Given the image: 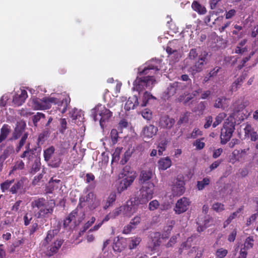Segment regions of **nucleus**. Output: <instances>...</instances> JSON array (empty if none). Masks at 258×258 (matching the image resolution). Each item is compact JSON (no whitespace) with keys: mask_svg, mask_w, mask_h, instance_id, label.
I'll use <instances>...</instances> for the list:
<instances>
[{"mask_svg":"<svg viewBox=\"0 0 258 258\" xmlns=\"http://www.w3.org/2000/svg\"><path fill=\"white\" fill-rule=\"evenodd\" d=\"M233 112L227 118V138H230L236 123H239L244 118V114L242 111L245 105L242 101H236L233 104Z\"/></svg>","mask_w":258,"mask_h":258,"instance_id":"nucleus-1","label":"nucleus"},{"mask_svg":"<svg viewBox=\"0 0 258 258\" xmlns=\"http://www.w3.org/2000/svg\"><path fill=\"white\" fill-rule=\"evenodd\" d=\"M71 99L69 97H66L60 101L57 98L54 97H43L42 99L38 98H34L32 100L34 107L36 110H45L49 109L51 104H58V106H63L61 110V113H64L68 105L70 104Z\"/></svg>","mask_w":258,"mask_h":258,"instance_id":"nucleus-2","label":"nucleus"},{"mask_svg":"<svg viewBox=\"0 0 258 258\" xmlns=\"http://www.w3.org/2000/svg\"><path fill=\"white\" fill-rule=\"evenodd\" d=\"M150 179L140 178V182L143 185L139 194L134 198L138 204H147L153 197L155 186L153 183L149 181Z\"/></svg>","mask_w":258,"mask_h":258,"instance_id":"nucleus-3","label":"nucleus"},{"mask_svg":"<svg viewBox=\"0 0 258 258\" xmlns=\"http://www.w3.org/2000/svg\"><path fill=\"white\" fill-rule=\"evenodd\" d=\"M31 206L38 209L36 214L37 218H47L53 213L54 203H49L44 198H40L32 201Z\"/></svg>","mask_w":258,"mask_h":258,"instance_id":"nucleus-4","label":"nucleus"},{"mask_svg":"<svg viewBox=\"0 0 258 258\" xmlns=\"http://www.w3.org/2000/svg\"><path fill=\"white\" fill-rule=\"evenodd\" d=\"M155 83L156 80L153 76H140L137 77L133 83V90L140 93L145 89L151 90Z\"/></svg>","mask_w":258,"mask_h":258,"instance_id":"nucleus-5","label":"nucleus"},{"mask_svg":"<svg viewBox=\"0 0 258 258\" xmlns=\"http://www.w3.org/2000/svg\"><path fill=\"white\" fill-rule=\"evenodd\" d=\"M26 126V123L23 121H18L17 123L16 126L15 128L14 131L13 133V137L15 140H17L22 136L21 140L19 141L18 145L16 148L17 153H19L22 147L26 143V140L28 138V133H25L23 135V133L25 131Z\"/></svg>","mask_w":258,"mask_h":258,"instance_id":"nucleus-6","label":"nucleus"},{"mask_svg":"<svg viewBox=\"0 0 258 258\" xmlns=\"http://www.w3.org/2000/svg\"><path fill=\"white\" fill-rule=\"evenodd\" d=\"M99 205V201L96 199L94 193L90 191L86 196H82L80 198L78 208H82L87 206L89 210H93L98 207Z\"/></svg>","mask_w":258,"mask_h":258,"instance_id":"nucleus-7","label":"nucleus"},{"mask_svg":"<svg viewBox=\"0 0 258 258\" xmlns=\"http://www.w3.org/2000/svg\"><path fill=\"white\" fill-rule=\"evenodd\" d=\"M93 115L95 121L98 119V115L100 117V124L102 126L103 122L107 121L112 116V112L104 105L98 104L93 109Z\"/></svg>","mask_w":258,"mask_h":258,"instance_id":"nucleus-8","label":"nucleus"},{"mask_svg":"<svg viewBox=\"0 0 258 258\" xmlns=\"http://www.w3.org/2000/svg\"><path fill=\"white\" fill-rule=\"evenodd\" d=\"M161 60L157 59H152L147 63V66L145 67L142 71H140L138 73L139 76L144 75H152V71L155 73L159 71L161 67Z\"/></svg>","mask_w":258,"mask_h":258,"instance_id":"nucleus-9","label":"nucleus"},{"mask_svg":"<svg viewBox=\"0 0 258 258\" xmlns=\"http://www.w3.org/2000/svg\"><path fill=\"white\" fill-rule=\"evenodd\" d=\"M172 192L174 197L180 196L185 191L184 182L181 178H174L172 181Z\"/></svg>","mask_w":258,"mask_h":258,"instance_id":"nucleus-10","label":"nucleus"},{"mask_svg":"<svg viewBox=\"0 0 258 258\" xmlns=\"http://www.w3.org/2000/svg\"><path fill=\"white\" fill-rule=\"evenodd\" d=\"M139 205L135 199L127 201L125 205L121 206L123 214L128 217H131L136 212Z\"/></svg>","mask_w":258,"mask_h":258,"instance_id":"nucleus-11","label":"nucleus"},{"mask_svg":"<svg viewBox=\"0 0 258 258\" xmlns=\"http://www.w3.org/2000/svg\"><path fill=\"white\" fill-rule=\"evenodd\" d=\"M248 149L243 150H235L229 156V162L234 164L236 162L242 161L246 156V152Z\"/></svg>","mask_w":258,"mask_h":258,"instance_id":"nucleus-12","label":"nucleus"},{"mask_svg":"<svg viewBox=\"0 0 258 258\" xmlns=\"http://www.w3.org/2000/svg\"><path fill=\"white\" fill-rule=\"evenodd\" d=\"M190 204L188 199L182 197L178 200L176 203L174 211L176 214H180L187 211Z\"/></svg>","mask_w":258,"mask_h":258,"instance_id":"nucleus-13","label":"nucleus"},{"mask_svg":"<svg viewBox=\"0 0 258 258\" xmlns=\"http://www.w3.org/2000/svg\"><path fill=\"white\" fill-rule=\"evenodd\" d=\"M135 178H118L116 181V187L118 193L126 189L134 182Z\"/></svg>","mask_w":258,"mask_h":258,"instance_id":"nucleus-14","label":"nucleus"},{"mask_svg":"<svg viewBox=\"0 0 258 258\" xmlns=\"http://www.w3.org/2000/svg\"><path fill=\"white\" fill-rule=\"evenodd\" d=\"M158 131L157 127L149 124L144 127L142 133L144 138L150 139L155 136Z\"/></svg>","mask_w":258,"mask_h":258,"instance_id":"nucleus-15","label":"nucleus"},{"mask_svg":"<svg viewBox=\"0 0 258 258\" xmlns=\"http://www.w3.org/2000/svg\"><path fill=\"white\" fill-rule=\"evenodd\" d=\"M30 144L28 143L25 146V150L20 155L22 158H26L29 161H32L35 157L34 151L36 150V148L30 149Z\"/></svg>","mask_w":258,"mask_h":258,"instance_id":"nucleus-16","label":"nucleus"},{"mask_svg":"<svg viewBox=\"0 0 258 258\" xmlns=\"http://www.w3.org/2000/svg\"><path fill=\"white\" fill-rule=\"evenodd\" d=\"M175 121L174 118L168 115H164L161 117L159 121L161 127L166 129H170L174 125Z\"/></svg>","mask_w":258,"mask_h":258,"instance_id":"nucleus-17","label":"nucleus"},{"mask_svg":"<svg viewBox=\"0 0 258 258\" xmlns=\"http://www.w3.org/2000/svg\"><path fill=\"white\" fill-rule=\"evenodd\" d=\"M126 246L125 239L123 237H115L113 240L112 248L115 251L120 252L123 250Z\"/></svg>","mask_w":258,"mask_h":258,"instance_id":"nucleus-18","label":"nucleus"},{"mask_svg":"<svg viewBox=\"0 0 258 258\" xmlns=\"http://www.w3.org/2000/svg\"><path fill=\"white\" fill-rule=\"evenodd\" d=\"M28 97L27 92L25 90H22L20 94H16L13 98V101L17 106L21 105Z\"/></svg>","mask_w":258,"mask_h":258,"instance_id":"nucleus-19","label":"nucleus"},{"mask_svg":"<svg viewBox=\"0 0 258 258\" xmlns=\"http://www.w3.org/2000/svg\"><path fill=\"white\" fill-rule=\"evenodd\" d=\"M141 222V217L140 216H136L132 219L127 226H125L123 229V233L128 234L130 233L132 229L136 228V226Z\"/></svg>","mask_w":258,"mask_h":258,"instance_id":"nucleus-20","label":"nucleus"},{"mask_svg":"<svg viewBox=\"0 0 258 258\" xmlns=\"http://www.w3.org/2000/svg\"><path fill=\"white\" fill-rule=\"evenodd\" d=\"M171 160L169 157L160 158L158 161V168L160 170H165L171 166Z\"/></svg>","mask_w":258,"mask_h":258,"instance_id":"nucleus-21","label":"nucleus"},{"mask_svg":"<svg viewBox=\"0 0 258 258\" xmlns=\"http://www.w3.org/2000/svg\"><path fill=\"white\" fill-rule=\"evenodd\" d=\"M142 239L141 237L134 236L125 239L126 244H127L130 249L136 248L140 243Z\"/></svg>","mask_w":258,"mask_h":258,"instance_id":"nucleus-22","label":"nucleus"},{"mask_svg":"<svg viewBox=\"0 0 258 258\" xmlns=\"http://www.w3.org/2000/svg\"><path fill=\"white\" fill-rule=\"evenodd\" d=\"M138 104V97L136 96H134L132 97H129L125 104L124 108L126 110L134 109Z\"/></svg>","mask_w":258,"mask_h":258,"instance_id":"nucleus-23","label":"nucleus"},{"mask_svg":"<svg viewBox=\"0 0 258 258\" xmlns=\"http://www.w3.org/2000/svg\"><path fill=\"white\" fill-rule=\"evenodd\" d=\"M62 243L63 240L61 239L57 240L54 242L48 250V254L49 256H51L56 253L62 245Z\"/></svg>","mask_w":258,"mask_h":258,"instance_id":"nucleus-24","label":"nucleus"},{"mask_svg":"<svg viewBox=\"0 0 258 258\" xmlns=\"http://www.w3.org/2000/svg\"><path fill=\"white\" fill-rule=\"evenodd\" d=\"M246 77V74H243L233 83L231 88L232 92L236 91L237 89L241 86L243 81L245 79Z\"/></svg>","mask_w":258,"mask_h":258,"instance_id":"nucleus-25","label":"nucleus"},{"mask_svg":"<svg viewBox=\"0 0 258 258\" xmlns=\"http://www.w3.org/2000/svg\"><path fill=\"white\" fill-rule=\"evenodd\" d=\"M192 9L200 15H204L206 13V8L201 5L198 2L194 1L191 4Z\"/></svg>","mask_w":258,"mask_h":258,"instance_id":"nucleus-26","label":"nucleus"},{"mask_svg":"<svg viewBox=\"0 0 258 258\" xmlns=\"http://www.w3.org/2000/svg\"><path fill=\"white\" fill-rule=\"evenodd\" d=\"M206 57V56H202L199 58L197 61L196 62L195 65L192 67V70L196 72H201L205 62Z\"/></svg>","mask_w":258,"mask_h":258,"instance_id":"nucleus-27","label":"nucleus"},{"mask_svg":"<svg viewBox=\"0 0 258 258\" xmlns=\"http://www.w3.org/2000/svg\"><path fill=\"white\" fill-rule=\"evenodd\" d=\"M10 132V127L8 124H4L1 129L0 143L4 141Z\"/></svg>","mask_w":258,"mask_h":258,"instance_id":"nucleus-28","label":"nucleus"},{"mask_svg":"<svg viewBox=\"0 0 258 258\" xmlns=\"http://www.w3.org/2000/svg\"><path fill=\"white\" fill-rule=\"evenodd\" d=\"M78 208H79L77 207V208L73 210L64 220L63 225L64 227L68 226L72 221L75 219L76 217L78 215Z\"/></svg>","mask_w":258,"mask_h":258,"instance_id":"nucleus-29","label":"nucleus"},{"mask_svg":"<svg viewBox=\"0 0 258 258\" xmlns=\"http://www.w3.org/2000/svg\"><path fill=\"white\" fill-rule=\"evenodd\" d=\"M151 99L156 100V98L153 96L150 93L145 91L144 93L142 101L141 103V106L145 107L147 105L148 101Z\"/></svg>","mask_w":258,"mask_h":258,"instance_id":"nucleus-30","label":"nucleus"},{"mask_svg":"<svg viewBox=\"0 0 258 258\" xmlns=\"http://www.w3.org/2000/svg\"><path fill=\"white\" fill-rule=\"evenodd\" d=\"M161 234L159 232H156L151 235L152 241L154 247L159 246L161 243Z\"/></svg>","mask_w":258,"mask_h":258,"instance_id":"nucleus-31","label":"nucleus"},{"mask_svg":"<svg viewBox=\"0 0 258 258\" xmlns=\"http://www.w3.org/2000/svg\"><path fill=\"white\" fill-rule=\"evenodd\" d=\"M55 149L53 146H51L44 151V160L48 162L50 160L52 155L54 154Z\"/></svg>","mask_w":258,"mask_h":258,"instance_id":"nucleus-32","label":"nucleus"},{"mask_svg":"<svg viewBox=\"0 0 258 258\" xmlns=\"http://www.w3.org/2000/svg\"><path fill=\"white\" fill-rule=\"evenodd\" d=\"M60 156H54L53 158L48 161L49 166L56 168L60 166L61 162V159L59 157Z\"/></svg>","mask_w":258,"mask_h":258,"instance_id":"nucleus-33","label":"nucleus"},{"mask_svg":"<svg viewBox=\"0 0 258 258\" xmlns=\"http://www.w3.org/2000/svg\"><path fill=\"white\" fill-rule=\"evenodd\" d=\"M122 177H136L135 173L131 171V167L128 166H125L121 173Z\"/></svg>","mask_w":258,"mask_h":258,"instance_id":"nucleus-34","label":"nucleus"},{"mask_svg":"<svg viewBox=\"0 0 258 258\" xmlns=\"http://www.w3.org/2000/svg\"><path fill=\"white\" fill-rule=\"evenodd\" d=\"M116 197V194L114 192H111L107 198L104 209L106 210L115 201Z\"/></svg>","mask_w":258,"mask_h":258,"instance_id":"nucleus-35","label":"nucleus"},{"mask_svg":"<svg viewBox=\"0 0 258 258\" xmlns=\"http://www.w3.org/2000/svg\"><path fill=\"white\" fill-rule=\"evenodd\" d=\"M56 234V230H50L48 231L47 235L44 239V242L45 244H48L54 238L55 235Z\"/></svg>","mask_w":258,"mask_h":258,"instance_id":"nucleus-36","label":"nucleus"},{"mask_svg":"<svg viewBox=\"0 0 258 258\" xmlns=\"http://www.w3.org/2000/svg\"><path fill=\"white\" fill-rule=\"evenodd\" d=\"M24 167V163L22 160H19L16 162L15 165L13 167V169L12 171L10 172V174L12 173V172H14L16 171L17 170H19L23 169Z\"/></svg>","mask_w":258,"mask_h":258,"instance_id":"nucleus-37","label":"nucleus"},{"mask_svg":"<svg viewBox=\"0 0 258 258\" xmlns=\"http://www.w3.org/2000/svg\"><path fill=\"white\" fill-rule=\"evenodd\" d=\"M210 183L209 178H203L202 181H199L197 183V187L199 190L203 189L205 186L209 185Z\"/></svg>","mask_w":258,"mask_h":258,"instance_id":"nucleus-38","label":"nucleus"},{"mask_svg":"<svg viewBox=\"0 0 258 258\" xmlns=\"http://www.w3.org/2000/svg\"><path fill=\"white\" fill-rule=\"evenodd\" d=\"M45 114L41 112H37L35 115L33 116V122L34 126H37V122L40 120L41 118H45Z\"/></svg>","mask_w":258,"mask_h":258,"instance_id":"nucleus-39","label":"nucleus"},{"mask_svg":"<svg viewBox=\"0 0 258 258\" xmlns=\"http://www.w3.org/2000/svg\"><path fill=\"white\" fill-rule=\"evenodd\" d=\"M189 113L186 112L184 114H182L179 118V119L177 121V124L180 125L184 122H186L188 120Z\"/></svg>","mask_w":258,"mask_h":258,"instance_id":"nucleus-40","label":"nucleus"},{"mask_svg":"<svg viewBox=\"0 0 258 258\" xmlns=\"http://www.w3.org/2000/svg\"><path fill=\"white\" fill-rule=\"evenodd\" d=\"M172 229L173 226L172 225H169L165 226L164 228V233L162 235V238H168Z\"/></svg>","mask_w":258,"mask_h":258,"instance_id":"nucleus-41","label":"nucleus"},{"mask_svg":"<svg viewBox=\"0 0 258 258\" xmlns=\"http://www.w3.org/2000/svg\"><path fill=\"white\" fill-rule=\"evenodd\" d=\"M159 206V202L156 200H154L152 201H151L148 205V208L150 211H154L158 209V208Z\"/></svg>","mask_w":258,"mask_h":258,"instance_id":"nucleus-42","label":"nucleus"},{"mask_svg":"<svg viewBox=\"0 0 258 258\" xmlns=\"http://www.w3.org/2000/svg\"><path fill=\"white\" fill-rule=\"evenodd\" d=\"M226 117V114L225 113H223L221 114H219L216 117V120L213 123V127H215L218 125H219L223 120V118Z\"/></svg>","mask_w":258,"mask_h":258,"instance_id":"nucleus-43","label":"nucleus"},{"mask_svg":"<svg viewBox=\"0 0 258 258\" xmlns=\"http://www.w3.org/2000/svg\"><path fill=\"white\" fill-rule=\"evenodd\" d=\"M212 209L217 212H220L225 209L224 205L219 203H215L212 206Z\"/></svg>","mask_w":258,"mask_h":258,"instance_id":"nucleus-44","label":"nucleus"},{"mask_svg":"<svg viewBox=\"0 0 258 258\" xmlns=\"http://www.w3.org/2000/svg\"><path fill=\"white\" fill-rule=\"evenodd\" d=\"M225 100V98H218L215 101L214 107L218 108H223L224 104V101Z\"/></svg>","mask_w":258,"mask_h":258,"instance_id":"nucleus-45","label":"nucleus"},{"mask_svg":"<svg viewBox=\"0 0 258 258\" xmlns=\"http://www.w3.org/2000/svg\"><path fill=\"white\" fill-rule=\"evenodd\" d=\"M95 218L94 217H92L89 221H88L84 224L82 231L83 232H85L88 229H89L90 227L92 226V225L95 222Z\"/></svg>","mask_w":258,"mask_h":258,"instance_id":"nucleus-46","label":"nucleus"},{"mask_svg":"<svg viewBox=\"0 0 258 258\" xmlns=\"http://www.w3.org/2000/svg\"><path fill=\"white\" fill-rule=\"evenodd\" d=\"M14 152V149L13 146H8L4 151L3 154L7 158L11 154Z\"/></svg>","mask_w":258,"mask_h":258,"instance_id":"nucleus-47","label":"nucleus"},{"mask_svg":"<svg viewBox=\"0 0 258 258\" xmlns=\"http://www.w3.org/2000/svg\"><path fill=\"white\" fill-rule=\"evenodd\" d=\"M153 173L151 169L143 170L141 172L140 177H152Z\"/></svg>","mask_w":258,"mask_h":258,"instance_id":"nucleus-48","label":"nucleus"},{"mask_svg":"<svg viewBox=\"0 0 258 258\" xmlns=\"http://www.w3.org/2000/svg\"><path fill=\"white\" fill-rule=\"evenodd\" d=\"M69 145H68L67 147H65L62 146L61 144L59 147V149L56 152L58 156H61L62 155H64L65 154L68 153V149L69 148Z\"/></svg>","mask_w":258,"mask_h":258,"instance_id":"nucleus-49","label":"nucleus"},{"mask_svg":"<svg viewBox=\"0 0 258 258\" xmlns=\"http://www.w3.org/2000/svg\"><path fill=\"white\" fill-rule=\"evenodd\" d=\"M110 136L112 139V141L113 144L116 143L117 142L118 139V132L116 130L112 129L111 131Z\"/></svg>","mask_w":258,"mask_h":258,"instance_id":"nucleus-50","label":"nucleus"},{"mask_svg":"<svg viewBox=\"0 0 258 258\" xmlns=\"http://www.w3.org/2000/svg\"><path fill=\"white\" fill-rule=\"evenodd\" d=\"M245 136L249 137V134L254 131L250 124L247 123L244 128Z\"/></svg>","mask_w":258,"mask_h":258,"instance_id":"nucleus-51","label":"nucleus"},{"mask_svg":"<svg viewBox=\"0 0 258 258\" xmlns=\"http://www.w3.org/2000/svg\"><path fill=\"white\" fill-rule=\"evenodd\" d=\"M253 240L252 237H247L244 242V248L247 249L251 248L253 246Z\"/></svg>","mask_w":258,"mask_h":258,"instance_id":"nucleus-52","label":"nucleus"},{"mask_svg":"<svg viewBox=\"0 0 258 258\" xmlns=\"http://www.w3.org/2000/svg\"><path fill=\"white\" fill-rule=\"evenodd\" d=\"M142 116L146 119L150 120L152 118V112L148 109H145L142 113Z\"/></svg>","mask_w":258,"mask_h":258,"instance_id":"nucleus-53","label":"nucleus"},{"mask_svg":"<svg viewBox=\"0 0 258 258\" xmlns=\"http://www.w3.org/2000/svg\"><path fill=\"white\" fill-rule=\"evenodd\" d=\"M47 133L46 132H43V133L39 134L38 139L37 142L38 144H43L44 142L45 141V138L47 136Z\"/></svg>","mask_w":258,"mask_h":258,"instance_id":"nucleus-54","label":"nucleus"},{"mask_svg":"<svg viewBox=\"0 0 258 258\" xmlns=\"http://www.w3.org/2000/svg\"><path fill=\"white\" fill-rule=\"evenodd\" d=\"M197 252V255L195 258H200L202 254L203 251L201 250H198L197 251V248L195 247H193L188 252V254L190 255L191 253Z\"/></svg>","mask_w":258,"mask_h":258,"instance_id":"nucleus-55","label":"nucleus"},{"mask_svg":"<svg viewBox=\"0 0 258 258\" xmlns=\"http://www.w3.org/2000/svg\"><path fill=\"white\" fill-rule=\"evenodd\" d=\"M226 256V250L223 248L217 249L216 252V258H224Z\"/></svg>","mask_w":258,"mask_h":258,"instance_id":"nucleus-56","label":"nucleus"},{"mask_svg":"<svg viewBox=\"0 0 258 258\" xmlns=\"http://www.w3.org/2000/svg\"><path fill=\"white\" fill-rule=\"evenodd\" d=\"M222 0H211L210 2V5L211 8L212 9H214L217 6L218 7H220Z\"/></svg>","mask_w":258,"mask_h":258,"instance_id":"nucleus-57","label":"nucleus"},{"mask_svg":"<svg viewBox=\"0 0 258 258\" xmlns=\"http://www.w3.org/2000/svg\"><path fill=\"white\" fill-rule=\"evenodd\" d=\"M67 120L66 118H62L60 120V132L62 134H63L65 132L66 130L67 129Z\"/></svg>","mask_w":258,"mask_h":258,"instance_id":"nucleus-58","label":"nucleus"},{"mask_svg":"<svg viewBox=\"0 0 258 258\" xmlns=\"http://www.w3.org/2000/svg\"><path fill=\"white\" fill-rule=\"evenodd\" d=\"M121 211H122V210L121 206L119 208H116L112 212H110V214L111 215L113 219H114L121 213Z\"/></svg>","mask_w":258,"mask_h":258,"instance_id":"nucleus-59","label":"nucleus"},{"mask_svg":"<svg viewBox=\"0 0 258 258\" xmlns=\"http://www.w3.org/2000/svg\"><path fill=\"white\" fill-rule=\"evenodd\" d=\"M241 210V208H239L238 210H237L236 212H233L229 216L228 218L227 219V225L230 223L231 221L237 216V214L239 213Z\"/></svg>","mask_w":258,"mask_h":258,"instance_id":"nucleus-60","label":"nucleus"},{"mask_svg":"<svg viewBox=\"0 0 258 258\" xmlns=\"http://www.w3.org/2000/svg\"><path fill=\"white\" fill-rule=\"evenodd\" d=\"M40 169V165L38 162H35L32 166V168L31 169V174H35L37 171H38Z\"/></svg>","mask_w":258,"mask_h":258,"instance_id":"nucleus-61","label":"nucleus"},{"mask_svg":"<svg viewBox=\"0 0 258 258\" xmlns=\"http://www.w3.org/2000/svg\"><path fill=\"white\" fill-rule=\"evenodd\" d=\"M194 145L196 146L197 149L201 150L204 148L205 144L204 142H201L200 140H197Z\"/></svg>","mask_w":258,"mask_h":258,"instance_id":"nucleus-62","label":"nucleus"},{"mask_svg":"<svg viewBox=\"0 0 258 258\" xmlns=\"http://www.w3.org/2000/svg\"><path fill=\"white\" fill-rule=\"evenodd\" d=\"M202 132L199 128H195L191 134V138L193 139L196 138L198 136H202Z\"/></svg>","mask_w":258,"mask_h":258,"instance_id":"nucleus-63","label":"nucleus"},{"mask_svg":"<svg viewBox=\"0 0 258 258\" xmlns=\"http://www.w3.org/2000/svg\"><path fill=\"white\" fill-rule=\"evenodd\" d=\"M38 229V225L37 223H33L29 229V235H33Z\"/></svg>","mask_w":258,"mask_h":258,"instance_id":"nucleus-64","label":"nucleus"}]
</instances>
